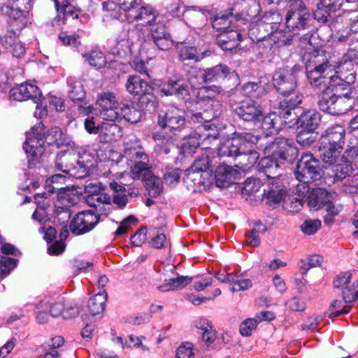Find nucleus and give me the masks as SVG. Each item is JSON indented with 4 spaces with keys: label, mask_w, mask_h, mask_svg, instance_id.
I'll return each mask as SVG.
<instances>
[{
    "label": "nucleus",
    "mask_w": 358,
    "mask_h": 358,
    "mask_svg": "<svg viewBox=\"0 0 358 358\" xmlns=\"http://www.w3.org/2000/svg\"><path fill=\"white\" fill-rule=\"evenodd\" d=\"M307 78L315 89H325L329 86L335 65L330 60L329 54L322 50H314L305 57Z\"/></svg>",
    "instance_id": "nucleus-1"
},
{
    "label": "nucleus",
    "mask_w": 358,
    "mask_h": 358,
    "mask_svg": "<svg viewBox=\"0 0 358 358\" xmlns=\"http://www.w3.org/2000/svg\"><path fill=\"white\" fill-rule=\"evenodd\" d=\"M345 134L343 127L336 124L328 128L321 136L319 151L324 163H336L343 148Z\"/></svg>",
    "instance_id": "nucleus-2"
},
{
    "label": "nucleus",
    "mask_w": 358,
    "mask_h": 358,
    "mask_svg": "<svg viewBox=\"0 0 358 358\" xmlns=\"http://www.w3.org/2000/svg\"><path fill=\"white\" fill-rule=\"evenodd\" d=\"M310 20L309 10L302 0H289L285 16L286 29L299 34L300 31L308 28Z\"/></svg>",
    "instance_id": "nucleus-3"
},
{
    "label": "nucleus",
    "mask_w": 358,
    "mask_h": 358,
    "mask_svg": "<svg viewBox=\"0 0 358 358\" xmlns=\"http://www.w3.org/2000/svg\"><path fill=\"white\" fill-rule=\"evenodd\" d=\"M121 160L130 166V175L134 180L140 179L141 177L143 180L147 171L152 172L148 165V156L141 148H126Z\"/></svg>",
    "instance_id": "nucleus-4"
},
{
    "label": "nucleus",
    "mask_w": 358,
    "mask_h": 358,
    "mask_svg": "<svg viewBox=\"0 0 358 358\" xmlns=\"http://www.w3.org/2000/svg\"><path fill=\"white\" fill-rule=\"evenodd\" d=\"M299 182H313L321 178L320 162L313 154L302 155L294 172Z\"/></svg>",
    "instance_id": "nucleus-5"
},
{
    "label": "nucleus",
    "mask_w": 358,
    "mask_h": 358,
    "mask_svg": "<svg viewBox=\"0 0 358 358\" xmlns=\"http://www.w3.org/2000/svg\"><path fill=\"white\" fill-rule=\"evenodd\" d=\"M358 159L357 150L352 148L346 150L341 156L339 162L334 164L331 168L329 175L333 178L334 182H341L349 178L355 171L354 166H357Z\"/></svg>",
    "instance_id": "nucleus-6"
},
{
    "label": "nucleus",
    "mask_w": 358,
    "mask_h": 358,
    "mask_svg": "<svg viewBox=\"0 0 358 358\" xmlns=\"http://www.w3.org/2000/svg\"><path fill=\"white\" fill-rule=\"evenodd\" d=\"M96 104L99 108L101 118L109 122L119 121V104L114 93L104 92L97 95Z\"/></svg>",
    "instance_id": "nucleus-7"
},
{
    "label": "nucleus",
    "mask_w": 358,
    "mask_h": 358,
    "mask_svg": "<svg viewBox=\"0 0 358 358\" xmlns=\"http://www.w3.org/2000/svg\"><path fill=\"white\" fill-rule=\"evenodd\" d=\"M296 68L294 66L292 69H278L273 74V85L283 96H289L296 87Z\"/></svg>",
    "instance_id": "nucleus-8"
},
{
    "label": "nucleus",
    "mask_w": 358,
    "mask_h": 358,
    "mask_svg": "<svg viewBox=\"0 0 358 358\" xmlns=\"http://www.w3.org/2000/svg\"><path fill=\"white\" fill-rule=\"evenodd\" d=\"M234 112L240 120L254 124L260 122L264 116L261 105L252 99L241 101Z\"/></svg>",
    "instance_id": "nucleus-9"
},
{
    "label": "nucleus",
    "mask_w": 358,
    "mask_h": 358,
    "mask_svg": "<svg viewBox=\"0 0 358 358\" xmlns=\"http://www.w3.org/2000/svg\"><path fill=\"white\" fill-rule=\"evenodd\" d=\"M42 130L40 127H33L24 143L23 149L31 157L29 159V162L35 161L44 152L46 140Z\"/></svg>",
    "instance_id": "nucleus-10"
},
{
    "label": "nucleus",
    "mask_w": 358,
    "mask_h": 358,
    "mask_svg": "<svg viewBox=\"0 0 358 358\" xmlns=\"http://www.w3.org/2000/svg\"><path fill=\"white\" fill-rule=\"evenodd\" d=\"M184 111L174 106L170 107L166 112L158 115V124L163 129L176 131L185 124Z\"/></svg>",
    "instance_id": "nucleus-11"
},
{
    "label": "nucleus",
    "mask_w": 358,
    "mask_h": 358,
    "mask_svg": "<svg viewBox=\"0 0 358 358\" xmlns=\"http://www.w3.org/2000/svg\"><path fill=\"white\" fill-rule=\"evenodd\" d=\"M99 221V215L91 211L79 213L71 222V231L76 235H80L91 231Z\"/></svg>",
    "instance_id": "nucleus-12"
},
{
    "label": "nucleus",
    "mask_w": 358,
    "mask_h": 358,
    "mask_svg": "<svg viewBox=\"0 0 358 358\" xmlns=\"http://www.w3.org/2000/svg\"><path fill=\"white\" fill-rule=\"evenodd\" d=\"M266 155H270L274 158L285 161L287 159L289 152L293 154L296 149L292 146V141L289 139L278 137L264 148Z\"/></svg>",
    "instance_id": "nucleus-13"
},
{
    "label": "nucleus",
    "mask_w": 358,
    "mask_h": 358,
    "mask_svg": "<svg viewBox=\"0 0 358 358\" xmlns=\"http://www.w3.org/2000/svg\"><path fill=\"white\" fill-rule=\"evenodd\" d=\"M9 94L10 98L19 101L32 99L36 103V108H38V104L42 96L38 87L29 83H22L12 88L10 90Z\"/></svg>",
    "instance_id": "nucleus-14"
},
{
    "label": "nucleus",
    "mask_w": 358,
    "mask_h": 358,
    "mask_svg": "<svg viewBox=\"0 0 358 358\" xmlns=\"http://www.w3.org/2000/svg\"><path fill=\"white\" fill-rule=\"evenodd\" d=\"M31 0H3L0 2V12L15 21H23V13L28 9Z\"/></svg>",
    "instance_id": "nucleus-15"
},
{
    "label": "nucleus",
    "mask_w": 358,
    "mask_h": 358,
    "mask_svg": "<svg viewBox=\"0 0 358 358\" xmlns=\"http://www.w3.org/2000/svg\"><path fill=\"white\" fill-rule=\"evenodd\" d=\"M345 66L348 64H340L335 71L336 74L330 77L329 85L335 88L336 92L339 89H343L344 86L350 87L355 81V72Z\"/></svg>",
    "instance_id": "nucleus-16"
},
{
    "label": "nucleus",
    "mask_w": 358,
    "mask_h": 358,
    "mask_svg": "<svg viewBox=\"0 0 358 358\" xmlns=\"http://www.w3.org/2000/svg\"><path fill=\"white\" fill-rule=\"evenodd\" d=\"M182 76H173L168 80L167 85L161 88V93L165 96L175 95L179 99H185L189 94L187 86L182 83Z\"/></svg>",
    "instance_id": "nucleus-17"
},
{
    "label": "nucleus",
    "mask_w": 358,
    "mask_h": 358,
    "mask_svg": "<svg viewBox=\"0 0 358 358\" xmlns=\"http://www.w3.org/2000/svg\"><path fill=\"white\" fill-rule=\"evenodd\" d=\"M337 197L335 192H328L322 188H315L307 197L308 206L310 208L318 210L325 206L328 202L334 201Z\"/></svg>",
    "instance_id": "nucleus-18"
},
{
    "label": "nucleus",
    "mask_w": 358,
    "mask_h": 358,
    "mask_svg": "<svg viewBox=\"0 0 358 358\" xmlns=\"http://www.w3.org/2000/svg\"><path fill=\"white\" fill-rule=\"evenodd\" d=\"M212 175L206 171H199L189 168L186 170L183 182L186 184L187 189L195 192L201 185L206 186L210 182Z\"/></svg>",
    "instance_id": "nucleus-19"
},
{
    "label": "nucleus",
    "mask_w": 358,
    "mask_h": 358,
    "mask_svg": "<svg viewBox=\"0 0 358 358\" xmlns=\"http://www.w3.org/2000/svg\"><path fill=\"white\" fill-rule=\"evenodd\" d=\"M239 175V171L233 167L226 164L220 165L215 170V184L219 187H227L234 183Z\"/></svg>",
    "instance_id": "nucleus-20"
},
{
    "label": "nucleus",
    "mask_w": 358,
    "mask_h": 358,
    "mask_svg": "<svg viewBox=\"0 0 358 358\" xmlns=\"http://www.w3.org/2000/svg\"><path fill=\"white\" fill-rule=\"evenodd\" d=\"M241 41V34L236 29H230L221 31L217 36V45L223 50H233L236 49Z\"/></svg>",
    "instance_id": "nucleus-21"
},
{
    "label": "nucleus",
    "mask_w": 358,
    "mask_h": 358,
    "mask_svg": "<svg viewBox=\"0 0 358 358\" xmlns=\"http://www.w3.org/2000/svg\"><path fill=\"white\" fill-rule=\"evenodd\" d=\"M0 44L3 48L11 47V44L15 45V50L13 51V56L17 58L22 57L25 53V48L20 41L18 34L13 30H7L3 34L0 36Z\"/></svg>",
    "instance_id": "nucleus-22"
},
{
    "label": "nucleus",
    "mask_w": 358,
    "mask_h": 358,
    "mask_svg": "<svg viewBox=\"0 0 358 358\" xmlns=\"http://www.w3.org/2000/svg\"><path fill=\"white\" fill-rule=\"evenodd\" d=\"M264 194L271 205L278 204L285 196V190L283 188L280 179H271L266 189H264Z\"/></svg>",
    "instance_id": "nucleus-23"
},
{
    "label": "nucleus",
    "mask_w": 358,
    "mask_h": 358,
    "mask_svg": "<svg viewBox=\"0 0 358 358\" xmlns=\"http://www.w3.org/2000/svg\"><path fill=\"white\" fill-rule=\"evenodd\" d=\"M280 162L271 155H267L260 160L258 166L268 178L275 179L280 175L279 165Z\"/></svg>",
    "instance_id": "nucleus-24"
},
{
    "label": "nucleus",
    "mask_w": 358,
    "mask_h": 358,
    "mask_svg": "<svg viewBox=\"0 0 358 358\" xmlns=\"http://www.w3.org/2000/svg\"><path fill=\"white\" fill-rule=\"evenodd\" d=\"M125 17L129 22H133L134 20L142 21L143 24H148L152 22L156 15L150 6H141L138 9H134L129 13L125 14Z\"/></svg>",
    "instance_id": "nucleus-25"
},
{
    "label": "nucleus",
    "mask_w": 358,
    "mask_h": 358,
    "mask_svg": "<svg viewBox=\"0 0 358 358\" xmlns=\"http://www.w3.org/2000/svg\"><path fill=\"white\" fill-rule=\"evenodd\" d=\"M206 81L207 83L219 82L227 77L236 76L234 71L231 70L225 65H217L205 70Z\"/></svg>",
    "instance_id": "nucleus-26"
},
{
    "label": "nucleus",
    "mask_w": 358,
    "mask_h": 358,
    "mask_svg": "<svg viewBox=\"0 0 358 358\" xmlns=\"http://www.w3.org/2000/svg\"><path fill=\"white\" fill-rule=\"evenodd\" d=\"M176 47L178 50L179 59L183 62L187 60H193L195 62H198L204 58V57L210 55V52L208 51L199 53L196 48L186 46L182 43H177Z\"/></svg>",
    "instance_id": "nucleus-27"
},
{
    "label": "nucleus",
    "mask_w": 358,
    "mask_h": 358,
    "mask_svg": "<svg viewBox=\"0 0 358 358\" xmlns=\"http://www.w3.org/2000/svg\"><path fill=\"white\" fill-rule=\"evenodd\" d=\"M320 114L315 110H308L302 113L298 118L299 128H304L308 131H315L320 122Z\"/></svg>",
    "instance_id": "nucleus-28"
},
{
    "label": "nucleus",
    "mask_w": 358,
    "mask_h": 358,
    "mask_svg": "<svg viewBox=\"0 0 358 358\" xmlns=\"http://www.w3.org/2000/svg\"><path fill=\"white\" fill-rule=\"evenodd\" d=\"M352 97L348 93L343 95H336L335 94L334 106L329 109L330 114L333 115H340L346 113L352 108Z\"/></svg>",
    "instance_id": "nucleus-29"
},
{
    "label": "nucleus",
    "mask_w": 358,
    "mask_h": 358,
    "mask_svg": "<svg viewBox=\"0 0 358 358\" xmlns=\"http://www.w3.org/2000/svg\"><path fill=\"white\" fill-rule=\"evenodd\" d=\"M238 140L233 136L222 143L218 148V154L221 157L237 158L241 152H244L243 148L238 144Z\"/></svg>",
    "instance_id": "nucleus-30"
},
{
    "label": "nucleus",
    "mask_w": 358,
    "mask_h": 358,
    "mask_svg": "<svg viewBox=\"0 0 358 358\" xmlns=\"http://www.w3.org/2000/svg\"><path fill=\"white\" fill-rule=\"evenodd\" d=\"M125 87L127 91L133 95H138L149 91L150 86L148 83L138 76H129Z\"/></svg>",
    "instance_id": "nucleus-31"
},
{
    "label": "nucleus",
    "mask_w": 358,
    "mask_h": 358,
    "mask_svg": "<svg viewBox=\"0 0 358 358\" xmlns=\"http://www.w3.org/2000/svg\"><path fill=\"white\" fill-rule=\"evenodd\" d=\"M77 156L71 152H62L57 155L55 167L57 170L68 174V170L73 169L77 162Z\"/></svg>",
    "instance_id": "nucleus-32"
},
{
    "label": "nucleus",
    "mask_w": 358,
    "mask_h": 358,
    "mask_svg": "<svg viewBox=\"0 0 358 358\" xmlns=\"http://www.w3.org/2000/svg\"><path fill=\"white\" fill-rule=\"evenodd\" d=\"M107 296V293L103 290L90 299L87 306L92 315H99L103 313Z\"/></svg>",
    "instance_id": "nucleus-33"
},
{
    "label": "nucleus",
    "mask_w": 358,
    "mask_h": 358,
    "mask_svg": "<svg viewBox=\"0 0 358 358\" xmlns=\"http://www.w3.org/2000/svg\"><path fill=\"white\" fill-rule=\"evenodd\" d=\"M234 22H235V19L231 13H220L211 18L213 27L220 32L230 29H236Z\"/></svg>",
    "instance_id": "nucleus-34"
},
{
    "label": "nucleus",
    "mask_w": 358,
    "mask_h": 358,
    "mask_svg": "<svg viewBox=\"0 0 358 358\" xmlns=\"http://www.w3.org/2000/svg\"><path fill=\"white\" fill-rule=\"evenodd\" d=\"M192 278L189 276H179L165 280L163 285L157 287L159 292H169L182 289L191 283Z\"/></svg>",
    "instance_id": "nucleus-35"
},
{
    "label": "nucleus",
    "mask_w": 358,
    "mask_h": 358,
    "mask_svg": "<svg viewBox=\"0 0 358 358\" xmlns=\"http://www.w3.org/2000/svg\"><path fill=\"white\" fill-rule=\"evenodd\" d=\"M143 180L150 196L157 197L162 192L163 185L161 179L152 172L147 171Z\"/></svg>",
    "instance_id": "nucleus-36"
},
{
    "label": "nucleus",
    "mask_w": 358,
    "mask_h": 358,
    "mask_svg": "<svg viewBox=\"0 0 358 358\" xmlns=\"http://www.w3.org/2000/svg\"><path fill=\"white\" fill-rule=\"evenodd\" d=\"M336 92L335 88L330 85L327 88L322 90L317 103L321 110L330 114L329 109L334 106Z\"/></svg>",
    "instance_id": "nucleus-37"
},
{
    "label": "nucleus",
    "mask_w": 358,
    "mask_h": 358,
    "mask_svg": "<svg viewBox=\"0 0 358 358\" xmlns=\"http://www.w3.org/2000/svg\"><path fill=\"white\" fill-rule=\"evenodd\" d=\"M281 124V117L275 112L268 113L262 120V127L267 134L277 131Z\"/></svg>",
    "instance_id": "nucleus-38"
},
{
    "label": "nucleus",
    "mask_w": 358,
    "mask_h": 358,
    "mask_svg": "<svg viewBox=\"0 0 358 358\" xmlns=\"http://www.w3.org/2000/svg\"><path fill=\"white\" fill-rule=\"evenodd\" d=\"M120 120L124 118L132 124L137 123L141 117V113L134 106L129 104H122L119 107Z\"/></svg>",
    "instance_id": "nucleus-39"
},
{
    "label": "nucleus",
    "mask_w": 358,
    "mask_h": 358,
    "mask_svg": "<svg viewBox=\"0 0 358 358\" xmlns=\"http://www.w3.org/2000/svg\"><path fill=\"white\" fill-rule=\"evenodd\" d=\"M259 157V154L254 149H247L241 152L237 156L239 166L241 169H247L253 166Z\"/></svg>",
    "instance_id": "nucleus-40"
},
{
    "label": "nucleus",
    "mask_w": 358,
    "mask_h": 358,
    "mask_svg": "<svg viewBox=\"0 0 358 358\" xmlns=\"http://www.w3.org/2000/svg\"><path fill=\"white\" fill-rule=\"evenodd\" d=\"M266 227L259 221L256 222L255 227L245 234V243L250 247H257L260 245L259 234L266 231Z\"/></svg>",
    "instance_id": "nucleus-41"
},
{
    "label": "nucleus",
    "mask_w": 358,
    "mask_h": 358,
    "mask_svg": "<svg viewBox=\"0 0 358 358\" xmlns=\"http://www.w3.org/2000/svg\"><path fill=\"white\" fill-rule=\"evenodd\" d=\"M90 166L87 162H85L84 156H80L73 169L68 170V175L76 178H83L88 175Z\"/></svg>",
    "instance_id": "nucleus-42"
},
{
    "label": "nucleus",
    "mask_w": 358,
    "mask_h": 358,
    "mask_svg": "<svg viewBox=\"0 0 358 358\" xmlns=\"http://www.w3.org/2000/svg\"><path fill=\"white\" fill-rule=\"evenodd\" d=\"M101 133L106 136L108 141H115L121 136V128L115 122H103L100 126Z\"/></svg>",
    "instance_id": "nucleus-43"
},
{
    "label": "nucleus",
    "mask_w": 358,
    "mask_h": 358,
    "mask_svg": "<svg viewBox=\"0 0 358 358\" xmlns=\"http://www.w3.org/2000/svg\"><path fill=\"white\" fill-rule=\"evenodd\" d=\"M234 136L238 140V144L243 148V150L253 149L252 145L257 143L260 140L257 136L250 132H235Z\"/></svg>",
    "instance_id": "nucleus-44"
},
{
    "label": "nucleus",
    "mask_w": 358,
    "mask_h": 358,
    "mask_svg": "<svg viewBox=\"0 0 358 358\" xmlns=\"http://www.w3.org/2000/svg\"><path fill=\"white\" fill-rule=\"evenodd\" d=\"M258 31V36H257V41L265 40L267 37L273 39V34L277 31V29L273 27L271 25L268 24L266 22H264L262 19L256 24L254 29Z\"/></svg>",
    "instance_id": "nucleus-45"
},
{
    "label": "nucleus",
    "mask_w": 358,
    "mask_h": 358,
    "mask_svg": "<svg viewBox=\"0 0 358 358\" xmlns=\"http://www.w3.org/2000/svg\"><path fill=\"white\" fill-rule=\"evenodd\" d=\"M83 56L90 66L96 69L102 68L106 62L104 55L99 50H92Z\"/></svg>",
    "instance_id": "nucleus-46"
},
{
    "label": "nucleus",
    "mask_w": 358,
    "mask_h": 358,
    "mask_svg": "<svg viewBox=\"0 0 358 358\" xmlns=\"http://www.w3.org/2000/svg\"><path fill=\"white\" fill-rule=\"evenodd\" d=\"M323 261V257L320 255H314L307 257L301 260V265L299 271L302 275L306 274L309 269L320 266Z\"/></svg>",
    "instance_id": "nucleus-47"
},
{
    "label": "nucleus",
    "mask_w": 358,
    "mask_h": 358,
    "mask_svg": "<svg viewBox=\"0 0 358 358\" xmlns=\"http://www.w3.org/2000/svg\"><path fill=\"white\" fill-rule=\"evenodd\" d=\"M334 201L328 202L326 204V212L327 214L324 217V222L326 225L330 226L335 222V217L343 210V206L335 204Z\"/></svg>",
    "instance_id": "nucleus-48"
},
{
    "label": "nucleus",
    "mask_w": 358,
    "mask_h": 358,
    "mask_svg": "<svg viewBox=\"0 0 358 358\" xmlns=\"http://www.w3.org/2000/svg\"><path fill=\"white\" fill-rule=\"evenodd\" d=\"M205 76V70L192 68L188 73L187 80L193 87L198 88L206 83Z\"/></svg>",
    "instance_id": "nucleus-49"
},
{
    "label": "nucleus",
    "mask_w": 358,
    "mask_h": 358,
    "mask_svg": "<svg viewBox=\"0 0 358 358\" xmlns=\"http://www.w3.org/2000/svg\"><path fill=\"white\" fill-rule=\"evenodd\" d=\"M79 200L78 196L74 190L65 189L59 193V202L64 205V208H69L76 205Z\"/></svg>",
    "instance_id": "nucleus-50"
},
{
    "label": "nucleus",
    "mask_w": 358,
    "mask_h": 358,
    "mask_svg": "<svg viewBox=\"0 0 358 358\" xmlns=\"http://www.w3.org/2000/svg\"><path fill=\"white\" fill-rule=\"evenodd\" d=\"M199 135H191L183 138L181 148L185 153H193L200 145Z\"/></svg>",
    "instance_id": "nucleus-51"
},
{
    "label": "nucleus",
    "mask_w": 358,
    "mask_h": 358,
    "mask_svg": "<svg viewBox=\"0 0 358 358\" xmlns=\"http://www.w3.org/2000/svg\"><path fill=\"white\" fill-rule=\"evenodd\" d=\"M46 143L49 145L55 144L57 146L64 143V136L59 127H52L45 137Z\"/></svg>",
    "instance_id": "nucleus-52"
},
{
    "label": "nucleus",
    "mask_w": 358,
    "mask_h": 358,
    "mask_svg": "<svg viewBox=\"0 0 358 358\" xmlns=\"http://www.w3.org/2000/svg\"><path fill=\"white\" fill-rule=\"evenodd\" d=\"M293 32L290 30L285 31L283 30H277L273 34V41L278 46L289 45L293 39Z\"/></svg>",
    "instance_id": "nucleus-53"
},
{
    "label": "nucleus",
    "mask_w": 358,
    "mask_h": 358,
    "mask_svg": "<svg viewBox=\"0 0 358 358\" xmlns=\"http://www.w3.org/2000/svg\"><path fill=\"white\" fill-rule=\"evenodd\" d=\"M201 127L203 129L205 132L202 134H199V137L203 138V141H211L219 137L220 131L215 124L207 123L203 124Z\"/></svg>",
    "instance_id": "nucleus-54"
},
{
    "label": "nucleus",
    "mask_w": 358,
    "mask_h": 358,
    "mask_svg": "<svg viewBox=\"0 0 358 358\" xmlns=\"http://www.w3.org/2000/svg\"><path fill=\"white\" fill-rule=\"evenodd\" d=\"M297 136L296 142L303 146L309 145L314 143L316 139V136L314 134V131H308L304 128H299Z\"/></svg>",
    "instance_id": "nucleus-55"
},
{
    "label": "nucleus",
    "mask_w": 358,
    "mask_h": 358,
    "mask_svg": "<svg viewBox=\"0 0 358 358\" xmlns=\"http://www.w3.org/2000/svg\"><path fill=\"white\" fill-rule=\"evenodd\" d=\"M69 96L73 102L83 101L85 98L83 87L79 82H75L71 85Z\"/></svg>",
    "instance_id": "nucleus-56"
},
{
    "label": "nucleus",
    "mask_w": 358,
    "mask_h": 358,
    "mask_svg": "<svg viewBox=\"0 0 358 358\" xmlns=\"http://www.w3.org/2000/svg\"><path fill=\"white\" fill-rule=\"evenodd\" d=\"M321 227V221L318 219L306 220L301 225V229L306 235L315 234Z\"/></svg>",
    "instance_id": "nucleus-57"
},
{
    "label": "nucleus",
    "mask_w": 358,
    "mask_h": 358,
    "mask_svg": "<svg viewBox=\"0 0 358 358\" xmlns=\"http://www.w3.org/2000/svg\"><path fill=\"white\" fill-rule=\"evenodd\" d=\"M58 38L64 45L77 48L80 45V36L77 34L69 35L66 32H62L59 34Z\"/></svg>",
    "instance_id": "nucleus-58"
},
{
    "label": "nucleus",
    "mask_w": 358,
    "mask_h": 358,
    "mask_svg": "<svg viewBox=\"0 0 358 358\" xmlns=\"http://www.w3.org/2000/svg\"><path fill=\"white\" fill-rule=\"evenodd\" d=\"M262 19L277 30L282 21L281 15L277 11L266 12L264 13Z\"/></svg>",
    "instance_id": "nucleus-59"
},
{
    "label": "nucleus",
    "mask_w": 358,
    "mask_h": 358,
    "mask_svg": "<svg viewBox=\"0 0 358 358\" xmlns=\"http://www.w3.org/2000/svg\"><path fill=\"white\" fill-rule=\"evenodd\" d=\"M16 264L17 259H15L1 257L0 259V276L9 273L10 270L15 267Z\"/></svg>",
    "instance_id": "nucleus-60"
},
{
    "label": "nucleus",
    "mask_w": 358,
    "mask_h": 358,
    "mask_svg": "<svg viewBox=\"0 0 358 358\" xmlns=\"http://www.w3.org/2000/svg\"><path fill=\"white\" fill-rule=\"evenodd\" d=\"M111 201L108 194L101 193L92 195L88 198L87 202L91 206L99 208V206L108 203Z\"/></svg>",
    "instance_id": "nucleus-61"
},
{
    "label": "nucleus",
    "mask_w": 358,
    "mask_h": 358,
    "mask_svg": "<svg viewBox=\"0 0 358 358\" xmlns=\"http://www.w3.org/2000/svg\"><path fill=\"white\" fill-rule=\"evenodd\" d=\"M210 164L209 157L208 156H202L201 158L194 161L193 165L190 167L192 170L201 172L206 171L211 174L212 171L210 169Z\"/></svg>",
    "instance_id": "nucleus-62"
},
{
    "label": "nucleus",
    "mask_w": 358,
    "mask_h": 358,
    "mask_svg": "<svg viewBox=\"0 0 358 358\" xmlns=\"http://www.w3.org/2000/svg\"><path fill=\"white\" fill-rule=\"evenodd\" d=\"M150 32L152 41L169 34L164 24L162 22L152 24Z\"/></svg>",
    "instance_id": "nucleus-63"
},
{
    "label": "nucleus",
    "mask_w": 358,
    "mask_h": 358,
    "mask_svg": "<svg viewBox=\"0 0 358 358\" xmlns=\"http://www.w3.org/2000/svg\"><path fill=\"white\" fill-rule=\"evenodd\" d=\"M140 106L145 108H155L156 106V97L148 92L140 94Z\"/></svg>",
    "instance_id": "nucleus-64"
}]
</instances>
